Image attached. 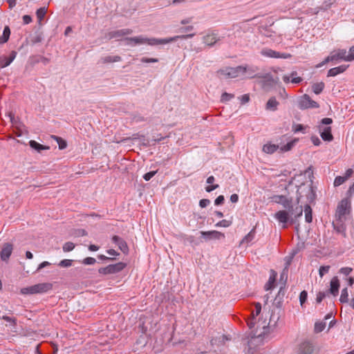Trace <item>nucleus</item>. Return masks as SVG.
<instances>
[{
	"label": "nucleus",
	"instance_id": "20e7f679",
	"mask_svg": "<svg viewBox=\"0 0 354 354\" xmlns=\"http://www.w3.org/2000/svg\"><path fill=\"white\" fill-rule=\"evenodd\" d=\"M351 212V202L348 198L342 199L337 205L335 215V218L338 220H346V215Z\"/></svg>",
	"mask_w": 354,
	"mask_h": 354
},
{
	"label": "nucleus",
	"instance_id": "f257e3e1",
	"mask_svg": "<svg viewBox=\"0 0 354 354\" xmlns=\"http://www.w3.org/2000/svg\"><path fill=\"white\" fill-rule=\"evenodd\" d=\"M304 196L309 203L315 199L316 192L312 183L310 184L302 183L298 186L295 204L293 203L292 197H288L285 195H274L270 197L272 203L279 204L284 208V209L279 210L274 214V218L280 223L283 224V227H286L288 223L293 225L302 216L303 206L299 203Z\"/></svg>",
	"mask_w": 354,
	"mask_h": 354
},
{
	"label": "nucleus",
	"instance_id": "c9c22d12",
	"mask_svg": "<svg viewBox=\"0 0 354 354\" xmlns=\"http://www.w3.org/2000/svg\"><path fill=\"white\" fill-rule=\"evenodd\" d=\"M234 97V95L232 93H228L227 92H224L222 93L221 97V102L222 103H227L231 100Z\"/></svg>",
	"mask_w": 354,
	"mask_h": 354
},
{
	"label": "nucleus",
	"instance_id": "7ed1b4c3",
	"mask_svg": "<svg viewBox=\"0 0 354 354\" xmlns=\"http://www.w3.org/2000/svg\"><path fill=\"white\" fill-rule=\"evenodd\" d=\"M53 285L50 283H37L29 287L24 288L21 290L23 295H33L37 293L46 292L51 290Z\"/></svg>",
	"mask_w": 354,
	"mask_h": 354
},
{
	"label": "nucleus",
	"instance_id": "e433bc0d",
	"mask_svg": "<svg viewBox=\"0 0 354 354\" xmlns=\"http://www.w3.org/2000/svg\"><path fill=\"white\" fill-rule=\"evenodd\" d=\"M47 8L45 7L40 8L37 10L36 15L39 21H41L46 14Z\"/></svg>",
	"mask_w": 354,
	"mask_h": 354
},
{
	"label": "nucleus",
	"instance_id": "c756f323",
	"mask_svg": "<svg viewBox=\"0 0 354 354\" xmlns=\"http://www.w3.org/2000/svg\"><path fill=\"white\" fill-rule=\"evenodd\" d=\"M10 36V29L9 26H6L4 27L2 35L0 36V44L6 43L9 40Z\"/></svg>",
	"mask_w": 354,
	"mask_h": 354
},
{
	"label": "nucleus",
	"instance_id": "052dcab7",
	"mask_svg": "<svg viewBox=\"0 0 354 354\" xmlns=\"http://www.w3.org/2000/svg\"><path fill=\"white\" fill-rule=\"evenodd\" d=\"M41 40H42V37L41 35H35L31 38V42L34 44L41 42Z\"/></svg>",
	"mask_w": 354,
	"mask_h": 354
},
{
	"label": "nucleus",
	"instance_id": "f704fd0d",
	"mask_svg": "<svg viewBox=\"0 0 354 354\" xmlns=\"http://www.w3.org/2000/svg\"><path fill=\"white\" fill-rule=\"evenodd\" d=\"M230 340V338H229L227 336L223 335H221L218 339L217 338H213L211 339L210 343L212 345L216 344L217 342L221 344H225V341Z\"/></svg>",
	"mask_w": 354,
	"mask_h": 354
},
{
	"label": "nucleus",
	"instance_id": "9b49d317",
	"mask_svg": "<svg viewBox=\"0 0 354 354\" xmlns=\"http://www.w3.org/2000/svg\"><path fill=\"white\" fill-rule=\"evenodd\" d=\"M261 54L265 57L272 58L288 59L291 57V55L289 53H281L270 48L262 49L261 51Z\"/></svg>",
	"mask_w": 354,
	"mask_h": 354
},
{
	"label": "nucleus",
	"instance_id": "a19ab883",
	"mask_svg": "<svg viewBox=\"0 0 354 354\" xmlns=\"http://www.w3.org/2000/svg\"><path fill=\"white\" fill-rule=\"evenodd\" d=\"M353 268L350 267H343L339 270V273L348 277L353 272Z\"/></svg>",
	"mask_w": 354,
	"mask_h": 354
},
{
	"label": "nucleus",
	"instance_id": "603ef678",
	"mask_svg": "<svg viewBox=\"0 0 354 354\" xmlns=\"http://www.w3.org/2000/svg\"><path fill=\"white\" fill-rule=\"evenodd\" d=\"M140 61L142 63H156L158 62V59L156 58L142 57Z\"/></svg>",
	"mask_w": 354,
	"mask_h": 354
},
{
	"label": "nucleus",
	"instance_id": "79ce46f5",
	"mask_svg": "<svg viewBox=\"0 0 354 354\" xmlns=\"http://www.w3.org/2000/svg\"><path fill=\"white\" fill-rule=\"evenodd\" d=\"M232 223L231 221L223 219L218 222L215 225L216 227H228L232 225Z\"/></svg>",
	"mask_w": 354,
	"mask_h": 354
},
{
	"label": "nucleus",
	"instance_id": "9d476101",
	"mask_svg": "<svg viewBox=\"0 0 354 354\" xmlns=\"http://www.w3.org/2000/svg\"><path fill=\"white\" fill-rule=\"evenodd\" d=\"M261 304L259 302L255 303L254 309L252 310L250 317L248 318L246 320L247 325L250 329H252L254 327L256 324V317L261 313Z\"/></svg>",
	"mask_w": 354,
	"mask_h": 354
},
{
	"label": "nucleus",
	"instance_id": "bb28decb",
	"mask_svg": "<svg viewBox=\"0 0 354 354\" xmlns=\"http://www.w3.org/2000/svg\"><path fill=\"white\" fill-rule=\"evenodd\" d=\"M214 181H215V178L213 176H210L207 178L206 183L207 184H209V185H208L205 187V191L207 192H211L219 187V185L218 184H213Z\"/></svg>",
	"mask_w": 354,
	"mask_h": 354
},
{
	"label": "nucleus",
	"instance_id": "8fccbe9b",
	"mask_svg": "<svg viewBox=\"0 0 354 354\" xmlns=\"http://www.w3.org/2000/svg\"><path fill=\"white\" fill-rule=\"evenodd\" d=\"M96 262V260L93 257H86L84 259L82 263L85 265H93Z\"/></svg>",
	"mask_w": 354,
	"mask_h": 354
},
{
	"label": "nucleus",
	"instance_id": "473e14b6",
	"mask_svg": "<svg viewBox=\"0 0 354 354\" xmlns=\"http://www.w3.org/2000/svg\"><path fill=\"white\" fill-rule=\"evenodd\" d=\"M271 272L272 274L269 278L268 282L265 286V288L266 290L271 289L273 287L274 283H275L277 273L273 270H272Z\"/></svg>",
	"mask_w": 354,
	"mask_h": 354
},
{
	"label": "nucleus",
	"instance_id": "f03ea898",
	"mask_svg": "<svg viewBox=\"0 0 354 354\" xmlns=\"http://www.w3.org/2000/svg\"><path fill=\"white\" fill-rule=\"evenodd\" d=\"M194 35L195 33H192L187 35H176L174 37L164 39L147 38L142 36H138L134 37H127L125 38V40L127 41V44L131 46H136L139 44H148L150 46H156L176 41L178 39H187L192 38Z\"/></svg>",
	"mask_w": 354,
	"mask_h": 354
},
{
	"label": "nucleus",
	"instance_id": "ea45409f",
	"mask_svg": "<svg viewBox=\"0 0 354 354\" xmlns=\"http://www.w3.org/2000/svg\"><path fill=\"white\" fill-rule=\"evenodd\" d=\"M53 138L57 140V144L59 145V148L60 149H64L66 147V146H67L66 142L64 140H63L62 138L54 136Z\"/></svg>",
	"mask_w": 354,
	"mask_h": 354
},
{
	"label": "nucleus",
	"instance_id": "49530a36",
	"mask_svg": "<svg viewBox=\"0 0 354 354\" xmlns=\"http://www.w3.org/2000/svg\"><path fill=\"white\" fill-rule=\"evenodd\" d=\"M308 298V293L306 290L301 292L299 295V301L301 306L306 301Z\"/></svg>",
	"mask_w": 354,
	"mask_h": 354
},
{
	"label": "nucleus",
	"instance_id": "7c9ffc66",
	"mask_svg": "<svg viewBox=\"0 0 354 354\" xmlns=\"http://www.w3.org/2000/svg\"><path fill=\"white\" fill-rule=\"evenodd\" d=\"M305 212V221L306 223H311L313 221V211L310 206L308 204H306L304 206V209L303 208V211Z\"/></svg>",
	"mask_w": 354,
	"mask_h": 354
},
{
	"label": "nucleus",
	"instance_id": "ddd939ff",
	"mask_svg": "<svg viewBox=\"0 0 354 354\" xmlns=\"http://www.w3.org/2000/svg\"><path fill=\"white\" fill-rule=\"evenodd\" d=\"M286 293V283H284L283 286L279 288V290L274 299L273 305L275 307H277L278 308H280L282 307Z\"/></svg>",
	"mask_w": 354,
	"mask_h": 354
},
{
	"label": "nucleus",
	"instance_id": "338daca9",
	"mask_svg": "<svg viewBox=\"0 0 354 354\" xmlns=\"http://www.w3.org/2000/svg\"><path fill=\"white\" fill-rule=\"evenodd\" d=\"M193 29H194V26H186V27L180 28L179 29V31L181 32H184L191 31Z\"/></svg>",
	"mask_w": 354,
	"mask_h": 354
},
{
	"label": "nucleus",
	"instance_id": "2eb2a0df",
	"mask_svg": "<svg viewBox=\"0 0 354 354\" xmlns=\"http://www.w3.org/2000/svg\"><path fill=\"white\" fill-rule=\"evenodd\" d=\"M17 53L15 50H12L8 57L0 55V68H5L9 66L16 58Z\"/></svg>",
	"mask_w": 354,
	"mask_h": 354
},
{
	"label": "nucleus",
	"instance_id": "a211bd4d",
	"mask_svg": "<svg viewBox=\"0 0 354 354\" xmlns=\"http://www.w3.org/2000/svg\"><path fill=\"white\" fill-rule=\"evenodd\" d=\"M353 174V170L352 169H348L346 171L345 175L344 176H338L335 177L334 180V186L338 187L343 183H344Z\"/></svg>",
	"mask_w": 354,
	"mask_h": 354
},
{
	"label": "nucleus",
	"instance_id": "0eeeda50",
	"mask_svg": "<svg viewBox=\"0 0 354 354\" xmlns=\"http://www.w3.org/2000/svg\"><path fill=\"white\" fill-rule=\"evenodd\" d=\"M347 51L345 49H340L337 52H333L329 56H328L318 66H322L325 64L329 62L344 60L347 59Z\"/></svg>",
	"mask_w": 354,
	"mask_h": 354
},
{
	"label": "nucleus",
	"instance_id": "37998d69",
	"mask_svg": "<svg viewBox=\"0 0 354 354\" xmlns=\"http://www.w3.org/2000/svg\"><path fill=\"white\" fill-rule=\"evenodd\" d=\"M75 248V244L72 242H66L63 245V250L65 252L72 251Z\"/></svg>",
	"mask_w": 354,
	"mask_h": 354
},
{
	"label": "nucleus",
	"instance_id": "39448f33",
	"mask_svg": "<svg viewBox=\"0 0 354 354\" xmlns=\"http://www.w3.org/2000/svg\"><path fill=\"white\" fill-rule=\"evenodd\" d=\"M295 140H292L281 147H279L278 145L267 143L263 146V151L268 154H272L278 149H279L281 152L288 151L295 146Z\"/></svg>",
	"mask_w": 354,
	"mask_h": 354
},
{
	"label": "nucleus",
	"instance_id": "e2e57ef3",
	"mask_svg": "<svg viewBox=\"0 0 354 354\" xmlns=\"http://www.w3.org/2000/svg\"><path fill=\"white\" fill-rule=\"evenodd\" d=\"M241 104H245L249 102L250 96L248 94H244L240 97Z\"/></svg>",
	"mask_w": 354,
	"mask_h": 354
},
{
	"label": "nucleus",
	"instance_id": "c03bdc74",
	"mask_svg": "<svg viewBox=\"0 0 354 354\" xmlns=\"http://www.w3.org/2000/svg\"><path fill=\"white\" fill-rule=\"evenodd\" d=\"M330 268V266H321L319 269V276L322 277L324 274H327L329 272Z\"/></svg>",
	"mask_w": 354,
	"mask_h": 354
},
{
	"label": "nucleus",
	"instance_id": "dca6fc26",
	"mask_svg": "<svg viewBox=\"0 0 354 354\" xmlns=\"http://www.w3.org/2000/svg\"><path fill=\"white\" fill-rule=\"evenodd\" d=\"M345 221L346 220H338L335 218V221L333 222V226L334 230L343 235L344 237H346V225H345Z\"/></svg>",
	"mask_w": 354,
	"mask_h": 354
},
{
	"label": "nucleus",
	"instance_id": "393cba45",
	"mask_svg": "<svg viewBox=\"0 0 354 354\" xmlns=\"http://www.w3.org/2000/svg\"><path fill=\"white\" fill-rule=\"evenodd\" d=\"M279 102L274 97H271L266 104V109L268 111H275L278 109Z\"/></svg>",
	"mask_w": 354,
	"mask_h": 354
},
{
	"label": "nucleus",
	"instance_id": "bf43d9fd",
	"mask_svg": "<svg viewBox=\"0 0 354 354\" xmlns=\"http://www.w3.org/2000/svg\"><path fill=\"white\" fill-rule=\"evenodd\" d=\"M310 139L313 145L315 146H319L322 143L320 139L316 136H313Z\"/></svg>",
	"mask_w": 354,
	"mask_h": 354
},
{
	"label": "nucleus",
	"instance_id": "4d7b16f0",
	"mask_svg": "<svg viewBox=\"0 0 354 354\" xmlns=\"http://www.w3.org/2000/svg\"><path fill=\"white\" fill-rule=\"evenodd\" d=\"M209 204H210V201L209 199L204 198V199H201L199 201V206L201 208H205V207H207Z\"/></svg>",
	"mask_w": 354,
	"mask_h": 354
},
{
	"label": "nucleus",
	"instance_id": "3c124183",
	"mask_svg": "<svg viewBox=\"0 0 354 354\" xmlns=\"http://www.w3.org/2000/svg\"><path fill=\"white\" fill-rule=\"evenodd\" d=\"M35 63L41 62L43 64L46 65L50 62V59L44 57L39 56L38 59L35 62Z\"/></svg>",
	"mask_w": 354,
	"mask_h": 354
},
{
	"label": "nucleus",
	"instance_id": "a18cd8bd",
	"mask_svg": "<svg viewBox=\"0 0 354 354\" xmlns=\"http://www.w3.org/2000/svg\"><path fill=\"white\" fill-rule=\"evenodd\" d=\"M59 266L62 268H68L72 266V260L70 259H64L62 260L59 264Z\"/></svg>",
	"mask_w": 354,
	"mask_h": 354
},
{
	"label": "nucleus",
	"instance_id": "13d9d810",
	"mask_svg": "<svg viewBox=\"0 0 354 354\" xmlns=\"http://www.w3.org/2000/svg\"><path fill=\"white\" fill-rule=\"evenodd\" d=\"M97 258L100 259V260H102V261H114L115 260V258L114 257H106L104 254H99L97 255Z\"/></svg>",
	"mask_w": 354,
	"mask_h": 354
},
{
	"label": "nucleus",
	"instance_id": "f3484780",
	"mask_svg": "<svg viewBox=\"0 0 354 354\" xmlns=\"http://www.w3.org/2000/svg\"><path fill=\"white\" fill-rule=\"evenodd\" d=\"M314 351V346L312 343L308 341L302 342L298 349L299 354H312Z\"/></svg>",
	"mask_w": 354,
	"mask_h": 354
},
{
	"label": "nucleus",
	"instance_id": "6e6d98bb",
	"mask_svg": "<svg viewBox=\"0 0 354 354\" xmlns=\"http://www.w3.org/2000/svg\"><path fill=\"white\" fill-rule=\"evenodd\" d=\"M305 129H306L305 126H304L303 124H298L295 127L293 130L295 133H297V132L305 133Z\"/></svg>",
	"mask_w": 354,
	"mask_h": 354
},
{
	"label": "nucleus",
	"instance_id": "cd10ccee",
	"mask_svg": "<svg viewBox=\"0 0 354 354\" xmlns=\"http://www.w3.org/2000/svg\"><path fill=\"white\" fill-rule=\"evenodd\" d=\"M29 145L32 149L36 150L38 152H40L42 150L49 149L48 146L43 145L36 142L35 140H30L29 142Z\"/></svg>",
	"mask_w": 354,
	"mask_h": 354
},
{
	"label": "nucleus",
	"instance_id": "a878e982",
	"mask_svg": "<svg viewBox=\"0 0 354 354\" xmlns=\"http://www.w3.org/2000/svg\"><path fill=\"white\" fill-rule=\"evenodd\" d=\"M346 68H347V66L345 65H341L337 67L332 68L328 71L327 75L328 77L336 76L340 73H344Z\"/></svg>",
	"mask_w": 354,
	"mask_h": 354
},
{
	"label": "nucleus",
	"instance_id": "4468645a",
	"mask_svg": "<svg viewBox=\"0 0 354 354\" xmlns=\"http://www.w3.org/2000/svg\"><path fill=\"white\" fill-rule=\"evenodd\" d=\"M203 238L207 240L209 239H220L225 237V234L221 232L212 230V231H201L200 232Z\"/></svg>",
	"mask_w": 354,
	"mask_h": 354
},
{
	"label": "nucleus",
	"instance_id": "4c0bfd02",
	"mask_svg": "<svg viewBox=\"0 0 354 354\" xmlns=\"http://www.w3.org/2000/svg\"><path fill=\"white\" fill-rule=\"evenodd\" d=\"M348 301V292L347 288H344L342 290L339 301L341 303H347Z\"/></svg>",
	"mask_w": 354,
	"mask_h": 354
},
{
	"label": "nucleus",
	"instance_id": "864d4df0",
	"mask_svg": "<svg viewBox=\"0 0 354 354\" xmlns=\"http://www.w3.org/2000/svg\"><path fill=\"white\" fill-rule=\"evenodd\" d=\"M225 198L224 196L220 195L218 196L214 201L215 205H221L224 203Z\"/></svg>",
	"mask_w": 354,
	"mask_h": 354
},
{
	"label": "nucleus",
	"instance_id": "58836bf2",
	"mask_svg": "<svg viewBox=\"0 0 354 354\" xmlns=\"http://www.w3.org/2000/svg\"><path fill=\"white\" fill-rule=\"evenodd\" d=\"M326 327V323L323 322H316L315 324L314 330L316 333H321L324 330Z\"/></svg>",
	"mask_w": 354,
	"mask_h": 354
},
{
	"label": "nucleus",
	"instance_id": "09e8293b",
	"mask_svg": "<svg viewBox=\"0 0 354 354\" xmlns=\"http://www.w3.org/2000/svg\"><path fill=\"white\" fill-rule=\"evenodd\" d=\"M347 59H346V62H351L354 60V46L350 48L348 54H346Z\"/></svg>",
	"mask_w": 354,
	"mask_h": 354
},
{
	"label": "nucleus",
	"instance_id": "774afa93",
	"mask_svg": "<svg viewBox=\"0 0 354 354\" xmlns=\"http://www.w3.org/2000/svg\"><path fill=\"white\" fill-rule=\"evenodd\" d=\"M239 196L236 194H233L230 196V201L233 203H236L239 201Z\"/></svg>",
	"mask_w": 354,
	"mask_h": 354
},
{
	"label": "nucleus",
	"instance_id": "4be33fe9",
	"mask_svg": "<svg viewBox=\"0 0 354 354\" xmlns=\"http://www.w3.org/2000/svg\"><path fill=\"white\" fill-rule=\"evenodd\" d=\"M133 32V30L129 28L120 29L118 30L111 31L109 32V35L111 39L113 38H118L123 37L124 35H131Z\"/></svg>",
	"mask_w": 354,
	"mask_h": 354
},
{
	"label": "nucleus",
	"instance_id": "69168bd1",
	"mask_svg": "<svg viewBox=\"0 0 354 354\" xmlns=\"http://www.w3.org/2000/svg\"><path fill=\"white\" fill-rule=\"evenodd\" d=\"M23 22L24 24H28L32 22V17L30 15H26L23 16Z\"/></svg>",
	"mask_w": 354,
	"mask_h": 354
},
{
	"label": "nucleus",
	"instance_id": "5701e85b",
	"mask_svg": "<svg viewBox=\"0 0 354 354\" xmlns=\"http://www.w3.org/2000/svg\"><path fill=\"white\" fill-rule=\"evenodd\" d=\"M203 43L209 46H213L219 39L217 37L216 33L212 32L205 35L203 38Z\"/></svg>",
	"mask_w": 354,
	"mask_h": 354
},
{
	"label": "nucleus",
	"instance_id": "412c9836",
	"mask_svg": "<svg viewBox=\"0 0 354 354\" xmlns=\"http://www.w3.org/2000/svg\"><path fill=\"white\" fill-rule=\"evenodd\" d=\"M339 286L340 283L337 277H333L330 281V287L328 292L335 297L337 296L339 293Z\"/></svg>",
	"mask_w": 354,
	"mask_h": 354
},
{
	"label": "nucleus",
	"instance_id": "680f3d73",
	"mask_svg": "<svg viewBox=\"0 0 354 354\" xmlns=\"http://www.w3.org/2000/svg\"><path fill=\"white\" fill-rule=\"evenodd\" d=\"M50 265V263H49L48 261H43L38 266V268H37L36 272H39L40 270L43 269L45 267H47Z\"/></svg>",
	"mask_w": 354,
	"mask_h": 354
},
{
	"label": "nucleus",
	"instance_id": "72a5a7b5",
	"mask_svg": "<svg viewBox=\"0 0 354 354\" xmlns=\"http://www.w3.org/2000/svg\"><path fill=\"white\" fill-rule=\"evenodd\" d=\"M324 87H325V84L323 82H318V83H315L312 86V89H313V91L315 94L318 95L323 91Z\"/></svg>",
	"mask_w": 354,
	"mask_h": 354
},
{
	"label": "nucleus",
	"instance_id": "f8f14e48",
	"mask_svg": "<svg viewBox=\"0 0 354 354\" xmlns=\"http://www.w3.org/2000/svg\"><path fill=\"white\" fill-rule=\"evenodd\" d=\"M111 241L118 245V248L123 254H127L129 253V249L128 245L122 238L118 235H113L111 237Z\"/></svg>",
	"mask_w": 354,
	"mask_h": 354
},
{
	"label": "nucleus",
	"instance_id": "5fc2aeb1",
	"mask_svg": "<svg viewBox=\"0 0 354 354\" xmlns=\"http://www.w3.org/2000/svg\"><path fill=\"white\" fill-rule=\"evenodd\" d=\"M326 293L324 292H319L317 295L316 301L317 303H321L322 300L326 297Z\"/></svg>",
	"mask_w": 354,
	"mask_h": 354
},
{
	"label": "nucleus",
	"instance_id": "b1692460",
	"mask_svg": "<svg viewBox=\"0 0 354 354\" xmlns=\"http://www.w3.org/2000/svg\"><path fill=\"white\" fill-rule=\"evenodd\" d=\"M245 68L244 75H247V77L248 78H254L256 77H259L260 76L255 74L257 71H259V68L255 66H243Z\"/></svg>",
	"mask_w": 354,
	"mask_h": 354
},
{
	"label": "nucleus",
	"instance_id": "1a4fd4ad",
	"mask_svg": "<svg viewBox=\"0 0 354 354\" xmlns=\"http://www.w3.org/2000/svg\"><path fill=\"white\" fill-rule=\"evenodd\" d=\"M244 71L243 66H238L236 67H227L222 72L227 77L235 78L241 75H244Z\"/></svg>",
	"mask_w": 354,
	"mask_h": 354
},
{
	"label": "nucleus",
	"instance_id": "423d86ee",
	"mask_svg": "<svg viewBox=\"0 0 354 354\" xmlns=\"http://www.w3.org/2000/svg\"><path fill=\"white\" fill-rule=\"evenodd\" d=\"M126 267L127 263L124 262H118L115 264H110L106 267L99 268L98 272L103 275L117 274L123 270Z\"/></svg>",
	"mask_w": 354,
	"mask_h": 354
},
{
	"label": "nucleus",
	"instance_id": "2f4dec72",
	"mask_svg": "<svg viewBox=\"0 0 354 354\" xmlns=\"http://www.w3.org/2000/svg\"><path fill=\"white\" fill-rule=\"evenodd\" d=\"M255 234H256L255 227H253L250 230V232L243 237V239L241 241V243H250L254 239Z\"/></svg>",
	"mask_w": 354,
	"mask_h": 354
},
{
	"label": "nucleus",
	"instance_id": "de8ad7c7",
	"mask_svg": "<svg viewBox=\"0 0 354 354\" xmlns=\"http://www.w3.org/2000/svg\"><path fill=\"white\" fill-rule=\"evenodd\" d=\"M157 172H158V170L151 171L149 172H147L145 174H144L143 178L146 181H149V180H151L157 174Z\"/></svg>",
	"mask_w": 354,
	"mask_h": 354
},
{
	"label": "nucleus",
	"instance_id": "6ab92c4d",
	"mask_svg": "<svg viewBox=\"0 0 354 354\" xmlns=\"http://www.w3.org/2000/svg\"><path fill=\"white\" fill-rule=\"evenodd\" d=\"M319 129L321 137L324 141L330 142L333 140V136L331 133V127H328L324 128L323 126L319 125Z\"/></svg>",
	"mask_w": 354,
	"mask_h": 354
},
{
	"label": "nucleus",
	"instance_id": "6e6552de",
	"mask_svg": "<svg viewBox=\"0 0 354 354\" xmlns=\"http://www.w3.org/2000/svg\"><path fill=\"white\" fill-rule=\"evenodd\" d=\"M298 107L301 109H307L310 108H319V104L313 100L307 94H304L298 102Z\"/></svg>",
	"mask_w": 354,
	"mask_h": 354
},
{
	"label": "nucleus",
	"instance_id": "aec40b11",
	"mask_svg": "<svg viewBox=\"0 0 354 354\" xmlns=\"http://www.w3.org/2000/svg\"><path fill=\"white\" fill-rule=\"evenodd\" d=\"M12 245L10 243L4 244L1 251V259L3 261H6L10 258L12 252Z\"/></svg>",
	"mask_w": 354,
	"mask_h": 354
},
{
	"label": "nucleus",
	"instance_id": "c85d7f7f",
	"mask_svg": "<svg viewBox=\"0 0 354 354\" xmlns=\"http://www.w3.org/2000/svg\"><path fill=\"white\" fill-rule=\"evenodd\" d=\"M121 60H122L121 57L118 56V55H115V56L109 55V56H106V57H102L100 59V62L102 64H109V63H112V62H120Z\"/></svg>",
	"mask_w": 354,
	"mask_h": 354
},
{
	"label": "nucleus",
	"instance_id": "0e129e2a",
	"mask_svg": "<svg viewBox=\"0 0 354 354\" xmlns=\"http://www.w3.org/2000/svg\"><path fill=\"white\" fill-rule=\"evenodd\" d=\"M333 123V120L330 118H324L321 120V124L328 125Z\"/></svg>",
	"mask_w": 354,
	"mask_h": 354
}]
</instances>
